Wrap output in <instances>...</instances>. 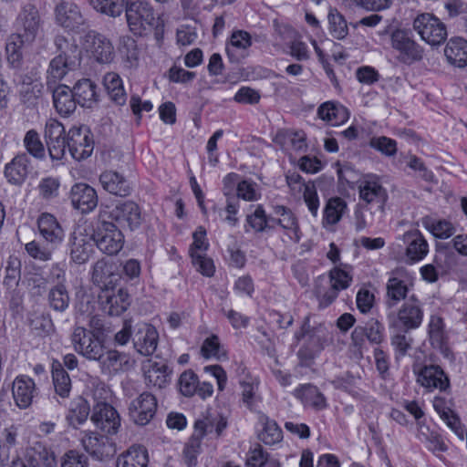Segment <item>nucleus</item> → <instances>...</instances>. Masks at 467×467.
<instances>
[{
	"label": "nucleus",
	"instance_id": "obj_10",
	"mask_svg": "<svg viewBox=\"0 0 467 467\" xmlns=\"http://www.w3.org/2000/svg\"><path fill=\"white\" fill-rule=\"evenodd\" d=\"M84 48L88 57L99 64H109L114 60L115 50L111 41L96 31H88L85 35Z\"/></svg>",
	"mask_w": 467,
	"mask_h": 467
},
{
	"label": "nucleus",
	"instance_id": "obj_51",
	"mask_svg": "<svg viewBox=\"0 0 467 467\" xmlns=\"http://www.w3.org/2000/svg\"><path fill=\"white\" fill-rule=\"evenodd\" d=\"M24 146L28 154L37 160H43L46 157V150L39 134L35 130H29L23 140Z\"/></svg>",
	"mask_w": 467,
	"mask_h": 467
},
{
	"label": "nucleus",
	"instance_id": "obj_39",
	"mask_svg": "<svg viewBox=\"0 0 467 467\" xmlns=\"http://www.w3.org/2000/svg\"><path fill=\"white\" fill-rule=\"evenodd\" d=\"M103 85L112 101L117 105H124L127 95L123 88L122 79L115 72H108L103 78Z\"/></svg>",
	"mask_w": 467,
	"mask_h": 467
},
{
	"label": "nucleus",
	"instance_id": "obj_47",
	"mask_svg": "<svg viewBox=\"0 0 467 467\" xmlns=\"http://www.w3.org/2000/svg\"><path fill=\"white\" fill-rule=\"evenodd\" d=\"M408 293V287L404 281L391 277L387 284V301L386 305L391 308L397 305L398 302L404 299Z\"/></svg>",
	"mask_w": 467,
	"mask_h": 467
},
{
	"label": "nucleus",
	"instance_id": "obj_27",
	"mask_svg": "<svg viewBox=\"0 0 467 467\" xmlns=\"http://www.w3.org/2000/svg\"><path fill=\"white\" fill-rule=\"evenodd\" d=\"M101 371L105 374H115L132 368L133 362L129 355L115 349L104 350L99 359Z\"/></svg>",
	"mask_w": 467,
	"mask_h": 467
},
{
	"label": "nucleus",
	"instance_id": "obj_31",
	"mask_svg": "<svg viewBox=\"0 0 467 467\" xmlns=\"http://www.w3.org/2000/svg\"><path fill=\"white\" fill-rule=\"evenodd\" d=\"M53 103L56 110L62 117L71 115L78 104L72 90L66 85H59L53 90Z\"/></svg>",
	"mask_w": 467,
	"mask_h": 467
},
{
	"label": "nucleus",
	"instance_id": "obj_5",
	"mask_svg": "<svg viewBox=\"0 0 467 467\" xmlns=\"http://www.w3.org/2000/svg\"><path fill=\"white\" fill-rule=\"evenodd\" d=\"M14 38L20 42L32 44L42 30V19L38 9L27 3L21 7L16 21Z\"/></svg>",
	"mask_w": 467,
	"mask_h": 467
},
{
	"label": "nucleus",
	"instance_id": "obj_23",
	"mask_svg": "<svg viewBox=\"0 0 467 467\" xmlns=\"http://www.w3.org/2000/svg\"><path fill=\"white\" fill-rule=\"evenodd\" d=\"M274 214H276V224L280 226L295 244L301 239L298 219L294 212L285 205H274Z\"/></svg>",
	"mask_w": 467,
	"mask_h": 467
},
{
	"label": "nucleus",
	"instance_id": "obj_30",
	"mask_svg": "<svg viewBox=\"0 0 467 467\" xmlns=\"http://www.w3.org/2000/svg\"><path fill=\"white\" fill-rule=\"evenodd\" d=\"M444 55L449 64L456 67L467 66V40L462 37L451 38L445 47Z\"/></svg>",
	"mask_w": 467,
	"mask_h": 467
},
{
	"label": "nucleus",
	"instance_id": "obj_50",
	"mask_svg": "<svg viewBox=\"0 0 467 467\" xmlns=\"http://www.w3.org/2000/svg\"><path fill=\"white\" fill-rule=\"evenodd\" d=\"M329 32L337 39H344L348 34L345 17L336 8H330L327 16Z\"/></svg>",
	"mask_w": 467,
	"mask_h": 467
},
{
	"label": "nucleus",
	"instance_id": "obj_54",
	"mask_svg": "<svg viewBox=\"0 0 467 467\" xmlns=\"http://www.w3.org/2000/svg\"><path fill=\"white\" fill-rule=\"evenodd\" d=\"M29 45L28 43L20 42L11 36L8 43L6 44L5 50L7 55V61L10 67L16 71L21 68L23 63L22 47Z\"/></svg>",
	"mask_w": 467,
	"mask_h": 467
},
{
	"label": "nucleus",
	"instance_id": "obj_52",
	"mask_svg": "<svg viewBox=\"0 0 467 467\" xmlns=\"http://www.w3.org/2000/svg\"><path fill=\"white\" fill-rule=\"evenodd\" d=\"M90 5L101 14L117 17L122 14L126 0H90Z\"/></svg>",
	"mask_w": 467,
	"mask_h": 467
},
{
	"label": "nucleus",
	"instance_id": "obj_16",
	"mask_svg": "<svg viewBox=\"0 0 467 467\" xmlns=\"http://www.w3.org/2000/svg\"><path fill=\"white\" fill-rule=\"evenodd\" d=\"M413 371L417 375V381L430 390L438 389L445 391L450 386L448 377L437 365H424L414 368Z\"/></svg>",
	"mask_w": 467,
	"mask_h": 467
},
{
	"label": "nucleus",
	"instance_id": "obj_7",
	"mask_svg": "<svg viewBox=\"0 0 467 467\" xmlns=\"http://www.w3.org/2000/svg\"><path fill=\"white\" fill-rule=\"evenodd\" d=\"M71 340L75 350L89 360L99 361L105 350L103 342L96 334L83 327H75Z\"/></svg>",
	"mask_w": 467,
	"mask_h": 467
},
{
	"label": "nucleus",
	"instance_id": "obj_8",
	"mask_svg": "<svg viewBox=\"0 0 467 467\" xmlns=\"http://www.w3.org/2000/svg\"><path fill=\"white\" fill-rule=\"evenodd\" d=\"M100 213H107V221L113 220L119 227L130 231L138 229L142 223L140 208L133 201L119 202L110 211Z\"/></svg>",
	"mask_w": 467,
	"mask_h": 467
},
{
	"label": "nucleus",
	"instance_id": "obj_20",
	"mask_svg": "<svg viewBox=\"0 0 467 467\" xmlns=\"http://www.w3.org/2000/svg\"><path fill=\"white\" fill-rule=\"evenodd\" d=\"M72 206L82 213L93 211L98 205V195L95 189L87 183H76L69 193Z\"/></svg>",
	"mask_w": 467,
	"mask_h": 467
},
{
	"label": "nucleus",
	"instance_id": "obj_45",
	"mask_svg": "<svg viewBox=\"0 0 467 467\" xmlns=\"http://www.w3.org/2000/svg\"><path fill=\"white\" fill-rule=\"evenodd\" d=\"M76 67L77 65L62 59L61 57H55L49 62L47 70V84H56L58 80H61L68 71L73 70Z\"/></svg>",
	"mask_w": 467,
	"mask_h": 467
},
{
	"label": "nucleus",
	"instance_id": "obj_21",
	"mask_svg": "<svg viewBox=\"0 0 467 467\" xmlns=\"http://www.w3.org/2000/svg\"><path fill=\"white\" fill-rule=\"evenodd\" d=\"M93 236L80 231L74 232L69 239L70 258L76 264L86 263L94 250Z\"/></svg>",
	"mask_w": 467,
	"mask_h": 467
},
{
	"label": "nucleus",
	"instance_id": "obj_11",
	"mask_svg": "<svg viewBox=\"0 0 467 467\" xmlns=\"http://www.w3.org/2000/svg\"><path fill=\"white\" fill-rule=\"evenodd\" d=\"M391 47L400 53L404 63L420 61L424 56L423 47L419 45L409 31L396 29L390 35Z\"/></svg>",
	"mask_w": 467,
	"mask_h": 467
},
{
	"label": "nucleus",
	"instance_id": "obj_3",
	"mask_svg": "<svg viewBox=\"0 0 467 467\" xmlns=\"http://www.w3.org/2000/svg\"><path fill=\"white\" fill-rule=\"evenodd\" d=\"M385 326L378 318L371 317L364 326H357L350 335V348L358 358H363L367 349V341L380 345L385 341Z\"/></svg>",
	"mask_w": 467,
	"mask_h": 467
},
{
	"label": "nucleus",
	"instance_id": "obj_57",
	"mask_svg": "<svg viewBox=\"0 0 467 467\" xmlns=\"http://www.w3.org/2000/svg\"><path fill=\"white\" fill-rule=\"evenodd\" d=\"M246 464L248 467H280L276 460H268L267 453H265L259 444L251 451L246 460Z\"/></svg>",
	"mask_w": 467,
	"mask_h": 467
},
{
	"label": "nucleus",
	"instance_id": "obj_34",
	"mask_svg": "<svg viewBox=\"0 0 467 467\" xmlns=\"http://www.w3.org/2000/svg\"><path fill=\"white\" fill-rule=\"evenodd\" d=\"M428 333L431 345L448 358L450 350L446 344L444 324L441 317L438 316L431 317Z\"/></svg>",
	"mask_w": 467,
	"mask_h": 467
},
{
	"label": "nucleus",
	"instance_id": "obj_44",
	"mask_svg": "<svg viewBox=\"0 0 467 467\" xmlns=\"http://www.w3.org/2000/svg\"><path fill=\"white\" fill-rule=\"evenodd\" d=\"M347 210V202L340 197L330 198L325 206L323 214V223H337Z\"/></svg>",
	"mask_w": 467,
	"mask_h": 467
},
{
	"label": "nucleus",
	"instance_id": "obj_1",
	"mask_svg": "<svg viewBox=\"0 0 467 467\" xmlns=\"http://www.w3.org/2000/svg\"><path fill=\"white\" fill-rule=\"evenodd\" d=\"M328 330L323 324L311 325L310 317H306L300 328L295 333L297 343L303 341L297 357L302 366H309L328 342Z\"/></svg>",
	"mask_w": 467,
	"mask_h": 467
},
{
	"label": "nucleus",
	"instance_id": "obj_15",
	"mask_svg": "<svg viewBox=\"0 0 467 467\" xmlns=\"http://www.w3.org/2000/svg\"><path fill=\"white\" fill-rule=\"evenodd\" d=\"M132 343L135 350L144 357L154 354L159 343V333L155 327L148 323L136 326Z\"/></svg>",
	"mask_w": 467,
	"mask_h": 467
},
{
	"label": "nucleus",
	"instance_id": "obj_2",
	"mask_svg": "<svg viewBox=\"0 0 467 467\" xmlns=\"http://www.w3.org/2000/svg\"><path fill=\"white\" fill-rule=\"evenodd\" d=\"M125 16L130 30L138 36L152 30L157 24V15L148 0H126Z\"/></svg>",
	"mask_w": 467,
	"mask_h": 467
},
{
	"label": "nucleus",
	"instance_id": "obj_6",
	"mask_svg": "<svg viewBox=\"0 0 467 467\" xmlns=\"http://www.w3.org/2000/svg\"><path fill=\"white\" fill-rule=\"evenodd\" d=\"M413 28L420 38L431 46L441 45L447 37L443 22L430 13L418 15L413 20Z\"/></svg>",
	"mask_w": 467,
	"mask_h": 467
},
{
	"label": "nucleus",
	"instance_id": "obj_49",
	"mask_svg": "<svg viewBox=\"0 0 467 467\" xmlns=\"http://www.w3.org/2000/svg\"><path fill=\"white\" fill-rule=\"evenodd\" d=\"M242 389V400L244 406H258L261 398L258 395V381L251 377H246L240 381Z\"/></svg>",
	"mask_w": 467,
	"mask_h": 467
},
{
	"label": "nucleus",
	"instance_id": "obj_17",
	"mask_svg": "<svg viewBox=\"0 0 467 467\" xmlns=\"http://www.w3.org/2000/svg\"><path fill=\"white\" fill-rule=\"evenodd\" d=\"M213 426V422L209 418L196 420L194 432L183 450L184 462L188 467H193L197 464V456L201 452L202 440L206 435L208 429Z\"/></svg>",
	"mask_w": 467,
	"mask_h": 467
},
{
	"label": "nucleus",
	"instance_id": "obj_61",
	"mask_svg": "<svg viewBox=\"0 0 467 467\" xmlns=\"http://www.w3.org/2000/svg\"><path fill=\"white\" fill-rule=\"evenodd\" d=\"M379 213L371 211L368 205L358 204L355 211V226L357 231H362L374 223V215Z\"/></svg>",
	"mask_w": 467,
	"mask_h": 467
},
{
	"label": "nucleus",
	"instance_id": "obj_43",
	"mask_svg": "<svg viewBox=\"0 0 467 467\" xmlns=\"http://www.w3.org/2000/svg\"><path fill=\"white\" fill-rule=\"evenodd\" d=\"M260 421L263 425V430L259 432L258 438L265 445H274L282 441V430L275 420L262 415L260 417Z\"/></svg>",
	"mask_w": 467,
	"mask_h": 467
},
{
	"label": "nucleus",
	"instance_id": "obj_56",
	"mask_svg": "<svg viewBox=\"0 0 467 467\" xmlns=\"http://www.w3.org/2000/svg\"><path fill=\"white\" fill-rule=\"evenodd\" d=\"M28 323L37 336L48 334L53 328L50 317L44 313H32L28 317Z\"/></svg>",
	"mask_w": 467,
	"mask_h": 467
},
{
	"label": "nucleus",
	"instance_id": "obj_26",
	"mask_svg": "<svg viewBox=\"0 0 467 467\" xmlns=\"http://www.w3.org/2000/svg\"><path fill=\"white\" fill-rule=\"evenodd\" d=\"M13 397L20 409L28 408L36 397L35 381L25 375L17 376L13 382Z\"/></svg>",
	"mask_w": 467,
	"mask_h": 467
},
{
	"label": "nucleus",
	"instance_id": "obj_24",
	"mask_svg": "<svg viewBox=\"0 0 467 467\" xmlns=\"http://www.w3.org/2000/svg\"><path fill=\"white\" fill-rule=\"evenodd\" d=\"M41 236L53 247L60 244L65 237V232L57 218L50 213H42L37 220Z\"/></svg>",
	"mask_w": 467,
	"mask_h": 467
},
{
	"label": "nucleus",
	"instance_id": "obj_53",
	"mask_svg": "<svg viewBox=\"0 0 467 467\" xmlns=\"http://www.w3.org/2000/svg\"><path fill=\"white\" fill-rule=\"evenodd\" d=\"M252 46L251 35L244 30H236L232 33L230 42L226 47V54L233 60L234 57V48L246 50Z\"/></svg>",
	"mask_w": 467,
	"mask_h": 467
},
{
	"label": "nucleus",
	"instance_id": "obj_4",
	"mask_svg": "<svg viewBox=\"0 0 467 467\" xmlns=\"http://www.w3.org/2000/svg\"><path fill=\"white\" fill-rule=\"evenodd\" d=\"M107 213H99V223L92 236L94 244L104 254H117L123 247L124 235L118 226L106 220Z\"/></svg>",
	"mask_w": 467,
	"mask_h": 467
},
{
	"label": "nucleus",
	"instance_id": "obj_55",
	"mask_svg": "<svg viewBox=\"0 0 467 467\" xmlns=\"http://www.w3.org/2000/svg\"><path fill=\"white\" fill-rule=\"evenodd\" d=\"M368 145L386 157H393L398 151L397 141L386 136L372 137Z\"/></svg>",
	"mask_w": 467,
	"mask_h": 467
},
{
	"label": "nucleus",
	"instance_id": "obj_14",
	"mask_svg": "<svg viewBox=\"0 0 467 467\" xmlns=\"http://www.w3.org/2000/svg\"><path fill=\"white\" fill-rule=\"evenodd\" d=\"M80 441L84 450L99 461L113 457L117 451L113 439L98 432H86Z\"/></svg>",
	"mask_w": 467,
	"mask_h": 467
},
{
	"label": "nucleus",
	"instance_id": "obj_12",
	"mask_svg": "<svg viewBox=\"0 0 467 467\" xmlns=\"http://www.w3.org/2000/svg\"><path fill=\"white\" fill-rule=\"evenodd\" d=\"M387 318L390 327H402L408 331L420 326L423 311L417 300H410L402 305L398 313L389 312Z\"/></svg>",
	"mask_w": 467,
	"mask_h": 467
},
{
	"label": "nucleus",
	"instance_id": "obj_62",
	"mask_svg": "<svg viewBox=\"0 0 467 467\" xmlns=\"http://www.w3.org/2000/svg\"><path fill=\"white\" fill-rule=\"evenodd\" d=\"M191 257L198 272L206 276L213 275L215 271L213 261L207 257L204 253L202 254L198 251H192Z\"/></svg>",
	"mask_w": 467,
	"mask_h": 467
},
{
	"label": "nucleus",
	"instance_id": "obj_40",
	"mask_svg": "<svg viewBox=\"0 0 467 467\" xmlns=\"http://www.w3.org/2000/svg\"><path fill=\"white\" fill-rule=\"evenodd\" d=\"M47 302L49 307L58 313H64L68 308L70 296L65 284H57L49 289Z\"/></svg>",
	"mask_w": 467,
	"mask_h": 467
},
{
	"label": "nucleus",
	"instance_id": "obj_60",
	"mask_svg": "<svg viewBox=\"0 0 467 467\" xmlns=\"http://www.w3.org/2000/svg\"><path fill=\"white\" fill-rule=\"evenodd\" d=\"M56 247L44 245L36 241H31L25 246L26 253L34 259L39 261H49L52 258L53 251Z\"/></svg>",
	"mask_w": 467,
	"mask_h": 467
},
{
	"label": "nucleus",
	"instance_id": "obj_29",
	"mask_svg": "<svg viewBox=\"0 0 467 467\" xmlns=\"http://www.w3.org/2000/svg\"><path fill=\"white\" fill-rule=\"evenodd\" d=\"M30 159L26 153L15 156L5 167V177L14 185L22 184L29 173Z\"/></svg>",
	"mask_w": 467,
	"mask_h": 467
},
{
	"label": "nucleus",
	"instance_id": "obj_28",
	"mask_svg": "<svg viewBox=\"0 0 467 467\" xmlns=\"http://www.w3.org/2000/svg\"><path fill=\"white\" fill-rule=\"evenodd\" d=\"M99 298L104 312L109 316H120L130 305V296L123 288L118 289L117 292L112 291V293L107 289L103 295L99 296Z\"/></svg>",
	"mask_w": 467,
	"mask_h": 467
},
{
	"label": "nucleus",
	"instance_id": "obj_18",
	"mask_svg": "<svg viewBox=\"0 0 467 467\" xmlns=\"http://www.w3.org/2000/svg\"><path fill=\"white\" fill-rule=\"evenodd\" d=\"M142 371L147 385L162 389L171 382V369L165 360L148 359L142 363Z\"/></svg>",
	"mask_w": 467,
	"mask_h": 467
},
{
	"label": "nucleus",
	"instance_id": "obj_13",
	"mask_svg": "<svg viewBox=\"0 0 467 467\" xmlns=\"http://www.w3.org/2000/svg\"><path fill=\"white\" fill-rule=\"evenodd\" d=\"M67 149L77 161L89 157L94 150V140L87 126L72 127L67 133Z\"/></svg>",
	"mask_w": 467,
	"mask_h": 467
},
{
	"label": "nucleus",
	"instance_id": "obj_38",
	"mask_svg": "<svg viewBox=\"0 0 467 467\" xmlns=\"http://www.w3.org/2000/svg\"><path fill=\"white\" fill-rule=\"evenodd\" d=\"M244 232L254 231L255 234H262L274 230V225L269 224L266 220V213L262 204L256 205L254 211L245 217Z\"/></svg>",
	"mask_w": 467,
	"mask_h": 467
},
{
	"label": "nucleus",
	"instance_id": "obj_41",
	"mask_svg": "<svg viewBox=\"0 0 467 467\" xmlns=\"http://www.w3.org/2000/svg\"><path fill=\"white\" fill-rule=\"evenodd\" d=\"M91 420L108 433H115L120 425L118 410H96L91 415Z\"/></svg>",
	"mask_w": 467,
	"mask_h": 467
},
{
	"label": "nucleus",
	"instance_id": "obj_19",
	"mask_svg": "<svg viewBox=\"0 0 467 467\" xmlns=\"http://www.w3.org/2000/svg\"><path fill=\"white\" fill-rule=\"evenodd\" d=\"M56 21L67 30L77 31L85 23V19L78 5L65 0L60 1L56 6Z\"/></svg>",
	"mask_w": 467,
	"mask_h": 467
},
{
	"label": "nucleus",
	"instance_id": "obj_35",
	"mask_svg": "<svg viewBox=\"0 0 467 467\" xmlns=\"http://www.w3.org/2000/svg\"><path fill=\"white\" fill-rule=\"evenodd\" d=\"M317 114L323 120L332 126H337L348 119V113L345 107L335 101H327L317 109Z\"/></svg>",
	"mask_w": 467,
	"mask_h": 467
},
{
	"label": "nucleus",
	"instance_id": "obj_42",
	"mask_svg": "<svg viewBox=\"0 0 467 467\" xmlns=\"http://www.w3.org/2000/svg\"><path fill=\"white\" fill-rule=\"evenodd\" d=\"M52 379L56 393L63 399L67 397L71 389V380L58 360L52 362Z\"/></svg>",
	"mask_w": 467,
	"mask_h": 467
},
{
	"label": "nucleus",
	"instance_id": "obj_33",
	"mask_svg": "<svg viewBox=\"0 0 467 467\" xmlns=\"http://www.w3.org/2000/svg\"><path fill=\"white\" fill-rule=\"evenodd\" d=\"M54 45L57 55L62 59L78 65L80 60V50L76 40L73 37H67L62 35H57L54 38Z\"/></svg>",
	"mask_w": 467,
	"mask_h": 467
},
{
	"label": "nucleus",
	"instance_id": "obj_36",
	"mask_svg": "<svg viewBox=\"0 0 467 467\" xmlns=\"http://www.w3.org/2000/svg\"><path fill=\"white\" fill-rule=\"evenodd\" d=\"M148 451L142 446H133L120 454L116 462L117 467H147Z\"/></svg>",
	"mask_w": 467,
	"mask_h": 467
},
{
	"label": "nucleus",
	"instance_id": "obj_64",
	"mask_svg": "<svg viewBox=\"0 0 467 467\" xmlns=\"http://www.w3.org/2000/svg\"><path fill=\"white\" fill-rule=\"evenodd\" d=\"M329 276L331 286L337 291L347 289L352 282V275L350 273L338 267L332 269Z\"/></svg>",
	"mask_w": 467,
	"mask_h": 467
},
{
	"label": "nucleus",
	"instance_id": "obj_58",
	"mask_svg": "<svg viewBox=\"0 0 467 467\" xmlns=\"http://www.w3.org/2000/svg\"><path fill=\"white\" fill-rule=\"evenodd\" d=\"M93 409H115V397L109 388H96L93 392Z\"/></svg>",
	"mask_w": 467,
	"mask_h": 467
},
{
	"label": "nucleus",
	"instance_id": "obj_25",
	"mask_svg": "<svg viewBox=\"0 0 467 467\" xmlns=\"http://www.w3.org/2000/svg\"><path fill=\"white\" fill-rule=\"evenodd\" d=\"M99 182L105 191L120 197L130 195L132 183L121 173L115 171H106L99 176Z\"/></svg>",
	"mask_w": 467,
	"mask_h": 467
},
{
	"label": "nucleus",
	"instance_id": "obj_46",
	"mask_svg": "<svg viewBox=\"0 0 467 467\" xmlns=\"http://www.w3.org/2000/svg\"><path fill=\"white\" fill-rule=\"evenodd\" d=\"M113 276V265L108 261L101 259L93 265L92 281L95 285L107 290L112 284Z\"/></svg>",
	"mask_w": 467,
	"mask_h": 467
},
{
	"label": "nucleus",
	"instance_id": "obj_59",
	"mask_svg": "<svg viewBox=\"0 0 467 467\" xmlns=\"http://www.w3.org/2000/svg\"><path fill=\"white\" fill-rule=\"evenodd\" d=\"M237 197L246 202H255L261 198L257 184L252 180H243L238 182Z\"/></svg>",
	"mask_w": 467,
	"mask_h": 467
},
{
	"label": "nucleus",
	"instance_id": "obj_37",
	"mask_svg": "<svg viewBox=\"0 0 467 467\" xmlns=\"http://www.w3.org/2000/svg\"><path fill=\"white\" fill-rule=\"evenodd\" d=\"M294 395L306 407L320 409L326 406V399L319 389L312 384H304L295 389Z\"/></svg>",
	"mask_w": 467,
	"mask_h": 467
},
{
	"label": "nucleus",
	"instance_id": "obj_32",
	"mask_svg": "<svg viewBox=\"0 0 467 467\" xmlns=\"http://www.w3.org/2000/svg\"><path fill=\"white\" fill-rule=\"evenodd\" d=\"M71 90L81 107L91 108L98 100L97 85L88 78L78 80Z\"/></svg>",
	"mask_w": 467,
	"mask_h": 467
},
{
	"label": "nucleus",
	"instance_id": "obj_63",
	"mask_svg": "<svg viewBox=\"0 0 467 467\" xmlns=\"http://www.w3.org/2000/svg\"><path fill=\"white\" fill-rule=\"evenodd\" d=\"M198 383V377L193 371H184L179 379V389L181 393L187 397L194 395Z\"/></svg>",
	"mask_w": 467,
	"mask_h": 467
},
{
	"label": "nucleus",
	"instance_id": "obj_22",
	"mask_svg": "<svg viewBox=\"0 0 467 467\" xmlns=\"http://www.w3.org/2000/svg\"><path fill=\"white\" fill-rule=\"evenodd\" d=\"M402 241L406 244L405 255L407 262H419L427 255L429 244L419 230L406 232L402 236Z\"/></svg>",
	"mask_w": 467,
	"mask_h": 467
},
{
	"label": "nucleus",
	"instance_id": "obj_9",
	"mask_svg": "<svg viewBox=\"0 0 467 467\" xmlns=\"http://www.w3.org/2000/svg\"><path fill=\"white\" fill-rule=\"evenodd\" d=\"M358 196L365 205L376 207L380 217L384 213V207L388 200V192L381 185L379 178L368 175L358 182Z\"/></svg>",
	"mask_w": 467,
	"mask_h": 467
},
{
	"label": "nucleus",
	"instance_id": "obj_48",
	"mask_svg": "<svg viewBox=\"0 0 467 467\" xmlns=\"http://www.w3.org/2000/svg\"><path fill=\"white\" fill-rule=\"evenodd\" d=\"M202 356L205 358H215L217 360L227 359V352L222 348L217 335H211L204 339L201 347Z\"/></svg>",
	"mask_w": 467,
	"mask_h": 467
}]
</instances>
